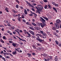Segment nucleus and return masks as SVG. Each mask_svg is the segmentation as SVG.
I'll return each instance as SVG.
<instances>
[{
  "instance_id": "nucleus-1",
  "label": "nucleus",
  "mask_w": 61,
  "mask_h": 61,
  "mask_svg": "<svg viewBox=\"0 0 61 61\" xmlns=\"http://www.w3.org/2000/svg\"><path fill=\"white\" fill-rule=\"evenodd\" d=\"M54 25H55V26L56 27V28H57V29H58L60 27H59V25H58L57 24V23H54Z\"/></svg>"
},
{
  "instance_id": "nucleus-2",
  "label": "nucleus",
  "mask_w": 61,
  "mask_h": 61,
  "mask_svg": "<svg viewBox=\"0 0 61 61\" xmlns=\"http://www.w3.org/2000/svg\"><path fill=\"white\" fill-rule=\"evenodd\" d=\"M40 18H41V19L42 20V23H45V22H46V20H45V19H43V18H42V17H40Z\"/></svg>"
},
{
  "instance_id": "nucleus-3",
  "label": "nucleus",
  "mask_w": 61,
  "mask_h": 61,
  "mask_svg": "<svg viewBox=\"0 0 61 61\" xmlns=\"http://www.w3.org/2000/svg\"><path fill=\"white\" fill-rule=\"evenodd\" d=\"M12 46H13L14 47H15L16 46V45H17V44L14 43L13 42L12 43Z\"/></svg>"
},
{
  "instance_id": "nucleus-4",
  "label": "nucleus",
  "mask_w": 61,
  "mask_h": 61,
  "mask_svg": "<svg viewBox=\"0 0 61 61\" xmlns=\"http://www.w3.org/2000/svg\"><path fill=\"white\" fill-rule=\"evenodd\" d=\"M27 34L28 35V36H26V37H31V35L30 33H29L28 32L27 33Z\"/></svg>"
},
{
  "instance_id": "nucleus-5",
  "label": "nucleus",
  "mask_w": 61,
  "mask_h": 61,
  "mask_svg": "<svg viewBox=\"0 0 61 61\" xmlns=\"http://www.w3.org/2000/svg\"><path fill=\"white\" fill-rule=\"evenodd\" d=\"M43 24H42L41 25V27L43 28V27H44L45 25H46V24L45 23H43Z\"/></svg>"
},
{
  "instance_id": "nucleus-6",
  "label": "nucleus",
  "mask_w": 61,
  "mask_h": 61,
  "mask_svg": "<svg viewBox=\"0 0 61 61\" xmlns=\"http://www.w3.org/2000/svg\"><path fill=\"white\" fill-rule=\"evenodd\" d=\"M56 22L57 24H59L60 23V20H59V19L57 20Z\"/></svg>"
},
{
  "instance_id": "nucleus-7",
  "label": "nucleus",
  "mask_w": 61,
  "mask_h": 61,
  "mask_svg": "<svg viewBox=\"0 0 61 61\" xmlns=\"http://www.w3.org/2000/svg\"><path fill=\"white\" fill-rule=\"evenodd\" d=\"M31 24L32 25H33L35 26H37V24H36V23L34 22H32Z\"/></svg>"
},
{
  "instance_id": "nucleus-8",
  "label": "nucleus",
  "mask_w": 61,
  "mask_h": 61,
  "mask_svg": "<svg viewBox=\"0 0 61 61\" xmlns=\"http://www.w3.org/2000/svg\"><path fill=\"white\" fill-rule=\"evenodd\" d=\"M43 35H43V34L42 35L43 38H46V33H44Z\"/></svg>"
},
{
  "instance_id": "nucleus-9",
  "label": "nucleus",
  "mask_w": 61,
  "mask_h": 61,
  "mask_svg": "<svg viewBox=\"0 0 61 61\" xmlns=\"http://www.w3.org/2000/svg\"><path fill=\"white\" fill-rule=\"evenodd\" d=\"M44 19H45L47 21H48V19L47 18H46V17H44V16H42V17Z\"/></svg>"
},
{
  "instance_id": "nucleus-10",
  "label": "nucleus",
  "mask_w": 61,
  "mask_h": 61,
  "mask_svg": "<svg viewBox=\"0 0 61 61\" xmlns=\"http://www.w3.org/2000/svg\"><path fill=\"white\" fill-rule=\"evenodd\" d=\"M35 29L36 30H39L40 29L39 27H35Z\"/></svg>"
},
{
  "instance_id": "nucleus-11",
  "label": "nucleus",
  "mask_w": 61,
  "mask_h": 61,
  "mask_svg": "<svg viewBox=\"0 0 61 61\" xmlns=\"http://www.w3.org/2000/svg\"><path fill=\"white\" fill-rule=\"evenodd\" d=\"M24 13L25 15H27V12L26 10V9H25L24 10Z\"/></svg>"
},
{
  "instance_id": "nucleus-12",
  "label": "nucleus",
  "mask_w": 61,
  "mask_h": 61,
  "mask_svg": "<svg viewBox=\"0 0 61 61\" xmlns=\"http://www.w3.org/2000/svg\"><path fill=\"white\" fill-rule=\"evenodd\" d=\"M17 53L16 51H15L12 52V54L13 55H16Z\"/></svg>"
},
{
  "instance_id": "nucleus-13",
  "label": "nucleus",
  "mask_w": 61,
  "mask_h": 61,
  "mask_svg": "<svg viewBox=\"0 0 61 61\" xmlns=\"http://www.w3.org/2000/svg\"><path fill=\"white\" fill-rule=\"evenodd\" d=\"M53 9L56 12H57V10H56V9L55 8V7H53Z\"/></svg>"
},
{
  "instance_id": "nucleus-14",
  "label": "nucleus",
  "mask_w": 61,
  "mask_h": 61,
  "mask_svg": "<svg viewBox=\"0 0 61 61\" xmlns=\"http://www.w3.org/2000/svg\"><path fill=\"white\" fill-rule=\"evenodd\" d=\"M55 60L56 61H57L58 60V58H57V56H56L55 58Z\"/></svg>"
},
{
  "instance_id": "nucleus-15",
  "label": "nucleus",
  "mask_w": 61,
  "mask_h": 61,
  "mask_svg": "<svg viewBox=\"0 0 61 61\" xmlns=\"http://www.w3.org/2000/svg\"><path fill=\"white\" fill-rule=\"evenodd\" d=\"M38 41H39L40 42H42V41H44L43 40H41V39H40Z\"/></svg>"
},
{
  "instance_id": "nucleus-16",
  "label": "nucleus",
  "mask_w": 61,
  "mask_h": 61,
  "mask_svg": "<svg viewBox=\"0 0 61 61\" xmlns=\"http://www.w3.org/2000/svg\"><path fill=\"white\" fill-rule=\"evenodd\" d=\"M39 8L40 10H42L43 9V6H41L40 7H39Z\"/></svg>"
},
{
  "instance_id": "nucleus-17",
  "label": "nucleus",
  "mask_w": 61,
  "mask_h": 61,
  "mask_svg": "<svg viewBox=\"0 0 61 61\" xmlns=\"http://www.w3.org/2000/svg\"><path fill=\"white\" fill-rule=\"evenodd\" d=\"M24 31V33H25V34H27V33H28V32L27 31L25 30H23Z\"/></svg>"
},
{
  "instance_id": "nucleus-18",
  "label": "nucleus",
  "mask_w": 61,
  "mask_h": 61,
  "mask_svg": "<svg viewBox=\"0 0 61 61\" xmlns=\"http://www.w3.org/2000/svg\"><path fill=\"white\" fill-rule=\"evenodd\" d=\"M40 32L41 33V34H42V35H44V34H45V33H44V32H43V31H42L41 30H40Z\"/></svg>"
},
{
  "instance_id": "nucleus-19",
  "label": "nucleus",
  "mask_w": 61,
  "mask_h": 61,
  "mask_svg": "<svg viewBox=\"0 0 61 61\" xmlns=\"http://www.w3.org/2000/svg\"><path fill=\"white\" fill-rule=\"evenodd\" d=\"M55 43H56V44L57 45H59V43H58V42L56 40L55 41Z\"/></svg>"
},
{
  "instance_id": "nucleus-20",
  "label": "nucleus",
  "mask_w": 61,
  "mask_h": 61,
  "mask_svg": "<svg viewBox=\"0 0 61 61\" xmlns=\"http://www.w3.org/2000/svg\"><path fill=\"white\" fill-rule=\"evenodd\" d=\"M39 38V36H37V37L36 38V40H37L38 41L39 39H40Z\"/></svg>"
},
{
  "instance_id": "nucleus-21",
  "label": "nucleus",
  "mask_w": 61,
  "mask_h": 61,
  "mask_svg": "<svg viewBox=\"0 0 61 61\" xmlns=\"http://www.w3.org/2000/svg\"><path fill=\"white\" fill-rule=\"evenodd\" d=\"M27 55L28 56V57H30L31 56V54L30 53H27Z\"/></svg>"
},
{
  "instance_id": "nucleus-22",
  "label": "nucleus",
  "mask_w": 61,
  "mask_h": 61,
  "mask_svg": "<svg viewBox=\"0 0 61 61\" xmlns=\"http://www.w3.org/2000/svg\"><path fill=\"white\" fill-rule=\"evenodd\" d=\"M37 49L38 50H39V51H40L41 50V48L40 47H39Z\"/></svg>"
},
{
  "instance_id": "nucleus-23",
  "label": "nucleus",
  "mask_w": 61,
  "mask_h": 61,
  "mask_svg": "<svg viewBox=\"0 0 61 61\" xmlns=\"http://www.w3.org/2000/svg\"><path fill=\"white\" fill-rule=\"evenodd\" d=\"M0 41L1 42V43H4V41H3V40H2V39H0Z\"/></svg>"
},
{
  "instance_id": "nucleus-24",
  "label": "nucleus",
  "mask_w": 61,
  "mask_h": 61,
  "mask_svg": "<svg viewBox=\"0 0 61 61\" xmlns=\"http://www.w3.org/2000/svg\"><path fill=\"white\" fill-rule=\"evenodd\" d=\"M3 38L4 39V40H6V39H7V38H5V36H3Z\"/></svg>"
},
{
  "instance_id": "nucleus-25",
  "label": "nucleus",
  "mask_w": 61,
  "mask_h": 61,
  "mask_svg": "<svg viewBox=\"0 0 61 61\" xmlns=\"http://www.w3.org/2000/svg\"><path fill=\"white\" fill-rule=\"evenodd\" d=\"M13 16L14 17H16V16H17V15H15V14H14L13 15Z\"/></svg>"
},
{
  "instance_id": "nucleus-26",
  "label": "nucleus",
  "mask_w": 61,
  "mask_h": 61,
  "mask_svg": "<svg viewBox=\"0 0 61 61\" xmlns=\"http://www.w3.org/2000/svg\"><path fill=\"white\" fill-rule=\"evenodd\" d=\"M20 39V40H21V41H24V42H25L26 41V40H23L21 38Z\"/></svg>"
},
{
  "instance_id": "nucleus-27",
  "label": "nucleus",
  "mask_w": 61,
  "mask_h": 61,
  "mask_svg": "<svg viewBox=\"0 0 61 61\" xmlns=\"http://www.w3.org/2000/svg\"><path fill=\"white\" fill-rule=\"evenodd\" d=\"M52 30H54V31H55L56 30V27H53L52 28Z\"/></svg>"
},
{
  "instance_id": "nucleus-28",
  "label": "nucleus",
  "mask_w": 61,
  "mask_h": 61,
  "mask_svg": "<svg viewBox=\"0 0 61 61\" xmlns=\"http://www.w3.org/2000/svg\"><path fill=\"white\" fill-rule=\"evenodd\" d=\"M15 49L16 50V51H17V52H19V53H20V51L18 50H17V49L15 48Z\"/></svg>"
},
{
  "instance_id": "nucleus-29",
  "label": "nucleus",
  "mask_w": 61,
  "mask_h": 61,
  "mask_svg": "<svg viewBox=\"0 0 61 61\" xmlns=\"http://www.w3.org/2000/svg\"><path fill=\"white\" fill-rule=\"evenodd\" d=\"M30 29H31V30H34V28H33V27H30Z\"/></svg>"
},
{
  "instance_id": "nucleus-30",
  "label": "nucleus",
  "mask_w": 61,
  "mask_h": 61,
  "mask_svg": "<svg viewBox=\"0 0 61 61\" xmlns=\"http://www.w3.org/2000/svg\"><path fill=\"white\" fill-rule=\"evenodd\" d=\"M48 6H49V8L50 9H51V5H48Z\"/></svg>"
},
{
  "instance_id": "nucleus-31",
  "label": "nucleus",
  "mask_w": 61,
  "mask_h": 61,
  "mask_svg": "<svg viewBox=\"0 0 61 61\" xmlns=\"http://www.w3.org/2000/svg\"><path fill=\"white\" fill-rule=\"evenodd\" d=\"M32 46L33 48H34L35 49H36V46H35L34 45H32Z\"/></svg>"
},
{
  "instance_id": "nucleus-32",
  "label": "nucleus",
  "mask_w": 61,
  "mask_h": 61,
  "mask_svg": "<svg viewBox=\"0 0 61 61\" xmlns=\"http://www.w3.org/2000/svg\"><path fill=\"white\" fill-rule=\"evenodd\" d=\"M28 4L30 7H31V6H32V5H31V3H30V2H29Z\"/></svg>"
},
{
  "instance_id": "nucleus-33",
  "label": "nucleus",
  "mask_w": 61,
  "mask_h": 61,
  "mask_svg": "<svg viewBox=\"0 0 61 61\" xmlns=\"http://www.w3.org/2000/svg\"><path fill=\"white\" fill-rule=\"evenodd\" d=\"M37 24V25H41V24H42V23H40L39 22H38Z\"/></svg>"
},
{
  "instance_id": "nucleus-34",
  "label": "nucleus",
  "mask_w": 61,
  "mask_h": 61,
  "mask_svg": "<svg viewBox=\"0 0 61 61\" xmlns=\"http://www.w3.org/2000/svg\"><path fill=\"white\" fill-rule=\"evenodd\" d=\"M32 54L33 56H35L36 55V54H35V53H32Z\"/></svg>"
},
{
  "instance_id": "nucleus-35",
  "label": "nucleus",
  "mask_w": 61,
  "mask_h": 61,
  "mask_svg": "<svg viewBox=\"0 0 61 61\" xmlns=\"http://www.w3.org/2000/svg\"><path fill=\"white\" fill-rule=\"evenodd\" d=\"M15 29V27H11V29L12 30H14Z\"/></svg>"
},
{
  "instance_id": "nucleus-36",
  "label": "nucleus",
  "mask_w": 61,
  "mask_h": 61,
  "mask_svg": "<svg viewBox=\"0 0 61 61\" xmlns=\"http://www.w3.org/2000/svg\"><path fill=\"white\" fill-rule=\"evenodd\" d=\"M6 55H8V53H5V54H4V56H6Z\"/></svg>"
},
{
  "instance_id": "nucleus-37",
  "label": "nucleus",
  "mask_w": 61,
  "mask_h": 61,
  "mask_svg": "<svg viewBox=\"0 0 61 61\" xmlns=\"http://www.w3.org/2000/svg\"><path fill=\"white\" fill-rule=\"evenodd\" d=\"M16 7L17 8H19V6L18 5H16Z\"/></svg>"
},
{
  "instance_id": "nucleus-38",
  "label": "nucleus",
  "mask_w": 61,
  "mask_h": 61,
  "mask_svg": "<svg viewBox=\"0 0 61 61\" xmlns=\"http://www.w3.org/2000/svg\"><path fill=\"white\" fill-rule=\"evenodd\" d=\"M18 21H19L20 22V21H21L19 17H18Z\"/></svg>"
},
{
  "instance_id": "nucleus-39",
  "label": "nucleus",
  "mask_w": 61,
  "mask_h": 61,
  "mask_svg": "<svg viewBox=\"0 0 61 61\" xmlns=\"http://www.w3.org/2000/svg\"><path fill=\"white\" fill-rule=\"evenodd\" d=\"M47 7V5H46V6L44 7V8L45 9H46Z\"/></svg>"
},
{
  "instance_id": "nucleus-40",
  "label": "nucleus",
  "mask_w": 61,
  "mask_h": 61,
  "mask_svg": "<svg viewBox=\"0 0 61 61\" xmlns=\"http://www.w3.org/2000/svg\"><path fill=\"white\" fill-rule=\"evenodd\" d=\"M40 4H44V2H43V1H40Z\"/></svg>"
},
{
  "instance_id": "nucleus-41",
  "label": "nucleus",
  "mask_w": 61,
  "mask_h": 61,
  "mask_svg": "<svg viewBox=\"0 0 61 61\" xmlns=\"http://www.w3.org/2000/svg\"><path fill=\"white\" fill-rule=\"evenodd\" d=\"M9 42L10 43H11V44H13V42L12 41H9Z\"/></svg>"
},
{
  "instance_id": "nucleus-42",
  "label": "nucleus",
  "mask_w": 61,
  "mask_h": 61,
  "mask_svg": "<svg viewBox=\"0 0 61 61\" xmlns=\"http://www.w3.org/2000/svg\"><path fill=\"white\" fill-rule=\"evenodd\" d=\"M37 46H41V45L38 43H37Z\"/></svg>"
},
{
  "instance_id": "nucleus-43",
  "label": "nucleus",
  "mask_w": 61,
  "mask_h": 61,
  "mask_svg": "<svg viewBox=\"0 0 61 61\" xmlns=\"http://www.w3.org/2000/svg\"><path fill=\"white\" fill-rule=\"evenodd\" d=\"M2 59H4V61H6V59H5V58L4 57H3L2 58Z\"/></svg>"
},
{
  "instance_id": "nucleus-44",
  "label": "nucleus",
  "mask_w": 61,
  "mask_h": 61,
  "mask_svg": "<svg viewBox=\"0 0 61 61\" xmlns=\"http://www.w3.org/2000/svg\"><path fill=\"white\" fill-rule=\"evenodd\" d=\"M22 21H23L24 23H25L26 22V20H25L24 19H23Z\"/></svg>"
},
{
  "instance_id": "nucleus-45",
  "label": "nucleus",
  "mask_w": 61,
  "mask_h": 61,
  "mask_svg": "<svg viewBox=\"0 0 61 61\" xmlns=\"http://www.w3.org/2000/svg\"><path fill=\"white\" fill-rule=\"evenodd\" d=\"M54 5L55 6H56L57 7L58 6V5L57 4H55Z\"/></svg>"
},
{
  "instance_id": "nucleus-46",
  "label": "nucleus",
  "mask_w": 61,
  "mask_h": 61,
  "mask_svg": "<svg viewBox=\"0 0 61 61\" xmlns=\"http://www.w3.org/2000/svg\"><path fill=\"white\" fill-rule=\"evenodd\" d=\"M43 1L45 3H46V2H47V0H43Z\"/></svg>"
},
{
  "instance_id": "nucleus-47",
  "label": "nucleus",
  "mask_w": 61,
  "mask_h": 61,
  "mask_svg": "<svg viewBox=\"0 0 61 61\" xmlns=\"http://www.w3.org/2000/svg\"><path fill=\"white\" fill-rule=\"evenodd\" d=\"M7 25L8 26H10V23H7Z\"/></svg>"
},
{
  "instance_id": "nucleus-48",
  "label": "nucleus",
  "mask_w": 61,
  "mask_h": 61,
  "mask_svg": "<svg viewBox=\"0 0 61 61\" xmlns=\"http://www.w3.org/2000/svg\"><path fill=\"white\" fill-rule=\"evenodd\" d=\"M43 56H44L45 57V56H46V54H43Z\"/></svg>"
},
{
  "instance_id": "nucleus-49",
  "label": "nucleus",
  "mask_w": 61,
  "mask_h": 61,
  "mask_svg": "<svg viewBox=\"0 0 61 61\" xmlns=\"http://www.w3.org/2000/svg\"><path fill=\"white\" fill-rule=\"evenodd\" d=\"M22 18H23V19H24V18H25V16H24L23 15H22Z\"/></svg>"
},
{
  "instance_id": "nucleus-50",
  "label": "nucleus",
  "mask_w": 61,
  "mask_h": 61,
  "mask_svg": "<svg viewBox=\"0 0 61 61\" xmlns=\"http://www.w3.org/2000/svg\"><path fill=\"white\" fill-rule=\"evenodd\" d=\"M32 5H33L35 6V5H36V3H33L32 4Z\"/></svg>"
},
{
  "instance_id": "nucleus-51",
  "label": "nucleus",
  "mask_w": 61,
  "mask_h": 61,
  "mask_svg": "<svg viewBox=\"0 0 61 61\" xmlns=\"http://www.w3.org/2000/svg\"><path fill=\"white\" fill-rule=\"evenodd\" d=\"M32 21L33 22H34L35 21V19H32Z\"/></svg>"
},
{
  "instance_id": "nucleus-52",
  "label": "nucleus",
  "mask_w": 61,
  "mask_h": 61,
  "mask_svg": "<svg viewBox=\"0 0 61 61\" xmlns=\"http://www.w3.org/2000/svg\"><path fill=\"white\" fill-rule=\"evenodd\" d=\"M31 9L32 10V11H35V9L34 8H31Z\"/></svg>"
},
{
  "instance_id": "nucleus-53",
  "label": "nucleus",
  "mask_w": 61,
  "mask_h": 61,
  "mask_svg": "<svg viewBox=\"0 0 61 61\" xmlns=\"http://www.w3.org/2000/svg\"><path fill=\"white\" fill-rule=\"evenodd\" d=\"M33 15H36V16H37V14H36L34 12V13H33Z\"/></svg>"
},
{
  "instance_id": "nucleus-54",
  "label": "nucleus",
  "mask_w": 61,
  "mask_h": 61,
  "mask_svg": "<svg viewBox=\"0 0 61 61\" xmlns=\"http://www.w3.org/2000/svg\"><path fill=\"white\" fill-rule=\"evenodd\" d=\"M31 34H32L33 36H35V35L34 33V32H33L32 33H31Z\"/></svg>"
},
{
  "instance_id": "nucleus-55",
  "label": "nucleus",
  "mask_w": 61,
  "mask_h": 61,
  "mask_svg": "<svg viewBox=\"0 0 61 61\" xmlns=\"http://www.w3.org/2000/svg\"><path fill=\"white\" fill-rule=\"evenodd\" d=\"M9 55L10 56H11V57H13V55H12V54L10 53H9Z\"/></svg>"
},
{
  "instance_id": "nucleus-56",
  "label": "nucleus",
  "mask_w": 61,
  "mask_h": 61,
  "mask_svg": "<svg viewBox=\"0 0 61 61\" xmlns=\"http://www.w3.org/2000/svg\"><path fill=\"white\" fill-rule=\"evenodd\" d=\"M29 15L30 16H33V14H29Z\"/></svg>"
},
{
  "instance_id": "nucleus-57",
  "label": "nucleus",
  "mask_w": 61,
  "mask_h": 61,
  "mask_svg": "<svg viewBox=\"0 0 61 61\" xmlns=\"http://www.w3.org/2000/svg\"><path fill=\"white\" fill-rule=\"evenodd\" d=\"M25 24H26L27 25H29V23L28 22H27Z\"/></svg>"
},
{
  "instance_id": "nucleus-58",
  "label": "nucleus",
  "mask_w": 61,
  "mask_h": 61,
  "mask_svg": "<svg viewBox=\"0 0 61 61\" xmlns=\"http://www.w3.org/2000/svg\"><path fill=\"white\" fill-rule=\"evenodd\" d=\"M54 35L56 36V37H58V35H57L56 34H54Z\"/></svg>"
},
{
  "instance_id": "nucleus-59",
  "label": "nucleus",
  "mask_w": 61,
  "mask_h": 61,
  "mask_svg": "<svg viewBox=\"0 0 61 61\" xmlns=\"http://www.w3.org/2000/svg\"><path fill=\"white\" fill-rule=\"evenodd\" d=\"M12 11L13 12H15V10L14 9H13L12 10Z\"/></svg>"
},
{
  "instance_id": "nucleus-60",
  "label": "nucleus",
  "mask_w": 61,
  "mask_h": 61,
  "mask_svg": "<svg viewBox=\"0 0 61 61\" xmlns=\"http://www.w3.org/2000/svg\"><path fill=\"white\" fill-rule=\"evenodd\" d=\"M3 51H1L0 53V54H3Z\"/></svg>"
},
{
  "instance_id": "nucleus-61",
  "label": "nucleus",
  "mask_w": 61,
  "mask_h": 61,
  "mask_svg": "<svg viewBox=\"0 0 61 61\" xmlns=\"http://www.w3.org/2000/svg\"><path fill=\"white\" fill-rule=\"evenodd\" d=\"M52 4L53 5H55V2H52Z\"/></svg>"
},
{
  "instance_id": "nucleus-62",
  "label": "nucleus",
  "mask_w": 61,
  "mask_h": 61,
  "mask_svg": "<svg viewBox=\"0 0 61 61\" xmlns=\"http://www.w3.org/2000/svg\"><path fill=\"white\" fill-rule=\"evenodd\" d=\"M13 34H15V35L16 34V32L15 31H13Z\"/></svg>"
},
{
  "instance_id": "nucleus-63",
  "label": "nucleus",
  "mask_w": 61,
  "mask_h": 61,
  "mask_svg": "<svg viewBox=\"0 0 61 61\" xmlns=\"http://www.w3.org/2000/svg\"><path fill=\"white\" fill-rule=\"evenodd\" d=\"M32 38H35V37H36L35 36H32Z\"/></svg>"
},
{
  "instance_id": "nucleus-64",
  "label": "nucleus",
  "mask_w": 61,
  "mask_h": 61,
  "mask_svg": "<svg viewBox=\"0 0 61 61\" xmlns=\"http://www.w3.org/2000/svg\"><path fill=\"white\" fill-rule=\"evenodd\" d=\"M45 61H49L47 59H45L44 60Z\"/></svg>"
}]
</instances>
